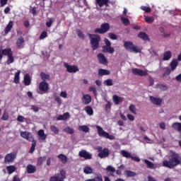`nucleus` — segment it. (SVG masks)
Masks as SVG:
<instances>
[{
  "instance_id": "obj_1",
  "label": "nucleus",
  "mask_w": 181,
  "mask_h": 181,
  "mask_svg": "<svg viewBox=\"0 0 181 181\" xmlns=\"http://www.w3.org/2000/svg\"><path fill=\"white\" fill-rule=\"evenodd\" d=\"M179 165H181V156L176 152H173L170 154L169 160L163 161V166L168 169H173V168H176Z\"/></svg>"
},
{
  "instance_id": "obj_2",
  "label": "nucleus",
  "mask_w": 181,
  "mask_h": 181,
  "mask_svg": "<svg viewBox=\"0 0 181 181\" xmlns=\"http://www.w3.org/2000/svg\"><path fill=\"white\" fill-rule=\"evenodd\" d=\"M90 39V44L93 50H97L100 47V42H101V37L95 34H88Z\"/></svg>"
},
{
  "instance_id": "obj_3",
  "label": "nucleus",
  "mask_w": 181,
  "mask_h": 181,
  "mask_svg": "<svg viewBox=\"0 0 181 181\" xmlns=\"http://www.w3.org/2000/svg\"><path fill=\"white\" fill-rule=\"evenodd\" d=\"M124 47L130 53H141L142 52V49L134 45V42L131 41H124Z\"/></svg>"
},
{
  "instance_id": "obj_4",
  "label": "nucleus",
  "mask_w": 181,
  "mask_h": 181,
  "mask_svg": "<svg viewBox=\"0 0 181 181\" xmlns=\"http://www.w3.org/2000/svg\"><path fill=\"white\" fill-rule=\"evenodd\" d=\"M96 129L98 131V134L100 138H105L106 139H110V141H112L115 139V136L114 135L110 134L108 132H105L101 126L97 125Z\"/></svg>"
},
{
  "instance_id": "obj_5",
  "label": "nucleus",
  "mask_w": 181,
  "mask_h": 181,
  "mask_svg": "<svg viewBox=\"0 0 181 181\" xmlns=\"http://www.w3.org/2000/svg\"><path fill=\"white\" fill-rule=\"evenodd\" d=\"M3 52V56H7V64H12L15 62V58L13 57V52L11 48L1 49Z\"/></svg>"
},
{
  "instance_id": "obj_6",
  "label": "nucleus",
  "mask_w": 181,
  "mask_h": 181,
  "mask_svg": "<svg viewBox=\"0 0 181 181\" xmlns=\"http://www.w3.org/2000/svg\"><path fill=\"white\" fill-rule=\"evenodd\" d=\"M66 175L67 173H66V170H61L59 171V173H58L55 176L50 177L49 181H64Z\"/></svg>"
},
{
  "instance_id": "obj_7",
  "label": "nucleus",
  "mask_w": 181,
  "mask_h": 181,
  "mask_svg": "<svg viewBox=\"0 0 181 181\" xmlns=\"http://www.w3.org/2000/svg\"><path fill=\"white\" fill-rule=\"evenodd\" d=\"M110 30V24L108 23H105L101 24L100 28H95V33H100V35H104Z\"/></svg>"
},
{
  "instance_id": "obj_8",
  "label": "nucleus",
  "mask_w": 181,
  "mask_h": 181,
  "mask_svg": "<svg viewBox=\"0 0 181 181\" xmlns=\"http://www.w3.org/2000/svg\"><path fill=\"white\" fill-rule=\"evenodd\" d=\"M98 156L100 158V159H104V158H108L110 156V150L107 148L103 149V147L99 146L98 147Z\"/></svg>"
},
{
  "instance_id": "obj_9",
  "label": "nucleus",
  "mask_w": 181,
  "mask_h": 181,
  "mask_svg": "<svg viewBox=\"0 0 181 181\" xmlns=\"http://www.w3.org/2000/svg\"><path fill=\"white\" fill-rule=\"evenodd\" d=\"M15 159H16V153L12 152L8 153L4 158L5 163H12L15 162Z\"/></svg>"
},
{
  "instance_id": "obj_10",
  "label": "nucleus",
  "mask_w": 181,
  "mask_h": 181,
  "mask_svg": "<svg viewBox=\"0 0 181 181\" xmlns=\"http://www.w3.org/2000/svg\"><path fill=\"white\" fill-rule=\"evenodd\" d=\"M132 72L134 76H140L141 77H145V76H148V71L133 68L132 69Z\"/></svg>"
},
{
  "instance_id": "obj_11",
  "label": "nucleus",
  "mask_w": 181,
  "mask_h": 181,
  "mask_svg": "<svg viewBox=\"0 0 181 181\" xmlns=\"http://www.w3.org/2000/svg\"><path fill=\"white\" fill-rule=\"evenodd\" d=\"M64 66L66 67V71L68 73H77V71H78V66H77L76 65H69V64L67 62H65L64 64Z\"/></svg>"
},
{
  "instance_id": "obj_12",
  "label": "nucleus",
  "mask_w": 181,
  "mask_h": 181,
  "mask_svg": "<svg viewBox=\"0 0 181 181\" xmlns=\"http://www.w3.org/2000/svg\"><path fill=\"white\" fill-rule=\"evenodd\" d=\"M39 90L42 93H47L49 90V83L47 82L41 81L39 84Z\"/></svg>"
},
{
  "instance_id": "obj_13",
  "label": "nucleus",
  "mask_w": 181,
  "mask_h": 181,
  "mask_svg": "<svg viewBox=\"0 0 181 181\" xmlns=\"http://www.w3.org/2000/svg\"><path fill=\"white\" fill-rule=\"evenodd\" d=\"M78 156L80 158H84L86 160L91 159L93 158V155L87 152L86 150H81L79 151Z\"/></svg>"
},
{
  "instance_id": "obj_14",
  "label": "nucleus",
  "mask_w": 181,
  "mask_h": 181,
  "mask_svg": "<svg viewBox=\"0 0 181 181\" xmlns=\"http://www.w3.org/2000/svg\"><path fill=\"white\" fill-rule=\"evenodd\" d=\"M150 101L152 104H154V105H160V104H162V101H163V100H162V98H155L153 96H150Z\"/></svg>"
},
{
  "instance_id": "obj_15",
  "label": "nucleus",
  "mask_w": 181,
  "mask_h": 181,
  "mask_svg": "<svg viewBox=\"0 0 181 181\" xmlns=\"http://www.w3.org/2000/svg\"><path fill=\"white\" fill-rule=\"evenodd\" d=\"M96 5L103 8V6H110V0H95Z\"/></svg>"
},
{
  "instance_id": "obj_16",
  "label": "nucleus",
  "mask_w": 181,
  "mask_h": 181,
  "mask_svg": "<svg viewBox=\"0 0 181 181\" xmlns=\"http://www.w3.org/2000/svg\"><path fill=\"white\" fill-rule=\"evenodd\" d=\"M98 59L99 63H100L101 64H105V65L108 64V60L107 59V58H105V56H104V54H98Z\"/></svg>"
},
{
  "instance_id": "obj_17",
  "label": "nucleus",
  "mask_w": 181,
  "mask_h": 181,
  "mask_svg": "<svg viewBox=\"0 0 181 181\" xmlns=\"http://www.w3.org/2000/svg\"><path fill=\"white\" fill-rule=\"evenodd\" d=\"M23 43H25V38H23V37L20 36L16 42V47L18 49H21L22 47V46L23 45Z\"/></svg>"
},
{
  "instance_id": "obj_18",
  "label": "nucleus",
  "mask_w": 181,
  "mask_h": 181,
  "mask_svg": "<svg viewBox=\"0 0 181 181\" xmlns=\"http://www.w3.org/2000/svg\"><path fill=\"white\" fill-rule=\"evenodd\" d=\"M103 53H110V54H112L114 53V47H112L111 46H105L104 45L103 47Z\"/></svg>"
},
{
  "instance_id": "obj_19",
  "label": "nucleus",
  "mask_w": 181,
  "mask_h": 181,
  "mask_svg": "<svg viewBox=\"0 0 181 181\" xmlns=\"http://www.w3.org/2000/svg\"><path fill=\"white\" fill-rule=\"evenodd\" d=\"M82 103L87 105L91 103V96L90 95H84L82 98Z\"/></svg>"
},
{
  "instance_id": "obj_20",
  "label": "nucleus",
  "mask_w": 181,
  "mask_h": 181,
  "mask_svg": "<svg viewBox=\"0 0 181 181\" xmlns=\"http://www.w3.org/2000/svg\"><path fill=\"white\" fill-rule=\"evenodd\" d=\"M24 86H30V83H32V79H30V75L29 74H26L24 76Z\"/></svg>"
},
{
  "instance_id": "obj_21",
  "label": "nucleus",
  "mask_w": 181,
  "mask_h": 181,
  "mask_svg": "<svg viewBox=\"0 0 181 181\" xmlns=\"http://www.w3.org/2000/svg\"><path fill=\"white\" fill-rule=\"evenodd\" d=\"M12 28H13V21H10L4 29L6 35H8V33L12 30Z\"/></svg>"
},
{
  "instance_id": "obj_22",
  "label": "nucleus",
  "mask_w": 181,
  "mask_h": 181,
  "mask_svg": "<svg viewBox=\"0 0 181 181\" xmlns=\"http://www.w3.org/2000/svg\"><path fill=\"white\" fill-rule=\"evenodd\" d=\"M138 37H139V39H142V40H149V35H148L145 32H140L138 34Z\"/></svg>"
},
{
  "instance_id": "obj_23",
  "label": "nucleus",
  "mask_w": 181,
  "mask_h": 181,
  "mask_svg": "<svg viewBox=\"0 0 181 181\" xmlns=\"http://www.w3.org/2000/svg\"><path fill=\"white\" fill-rule=\"evenodd\" d=\"M36 172V166L30 164L27 166V173H35Z\"/></svg>"
},
{
  "instance_id": "obj_24",
  "label": "nucleus",
  "mask_w": 181,
  "mask_h": 181,
  "mask_svg": "<svg viewBox=\"0 0 181 181\" xmlns=\"http://www.w3.org/2000/svg\"><path fill=\"white\" fill-rule=\"evenodd\" d=\"M37 134L40 136L41 141H45V139L47 138V136H46V134H45V130L43 129L39 130Z\"/></svg>"
},
{
  "instance_id": "obj_25",
  "label": "nucleus",
  "mask_w": 181,
  "mask_h": 181,
  "mask_svg": "<svg viewBox=\"0 0 181 181\" xmlns=\"http://www.w3.org/2000/svg\"><path fill=\"white\" fill-rule=\"evenodd\" d=\"M144 163L146 165L148 169H155V164L148 159L144 160Z\"/></svg>"
},
{
  "instance_id": "obj_26",
  "label": "nucleus",
  "mask_w": 181,
  "mask_h": 181,
  "mask_svg": "<svg viewBox=\"0 0 181 181\" xmlns=\"http://www.w3.org/2000/svg\"><path fill=\"white\" fill-rule=\"evenodd\" d=\"M177 64H178L177 59L172 60V62L170 64L172 71H174V70H176V68L177 67Z\"/></svg>"
},
{
  "instance_id": "obj_27",
  "label": "nucleus",
  "mask_w": 181,
  "mask_h": 181,
  "mask_svg": "<svg viewBox=\"0 0 181 181\" xmlns=\"http://www.w3.org/2000/svg\"><path fill=\"white\" fill-rule=\"evenodd\" d=\"M171 57H172V52L170 51H167L163 54V60L164 61L170 60Z\"/></svg>"
},
{
  "instance_id": "obj_28",
  "label": "nucleus",
  "mask_w": 181,
  "mask_h": 181,
  "mask_svg": "<svg viewBox=\"0 0 181 181\" xmlns=\"http://www.w3.org/2000/svg\"><path fill=\"white\" fill-rule=\"evenodd\" d=\"M40 78L42 80V81L46 82V80H50V75L47 74L45 72H41Z\"/></svg>"
},
{
  "instance_id": "obj_29",
  "label": "nucleus",
  "mask_w": 181,
  "mask_h": 181,
  "mask_svg": "<svg viewBox=\"0 0 181 181\" xmlns=\"http://www.w3.org/2000/svg\"><path fill=\"white\" fill-rule=\"evenodd\" d=\"M110 71L107 69H99L98 74L99 76H110Z\"/></svg>"
},
{
  "instance_id": "obj_30",
  "label": "nucleus",
  "mask_w": 181,
  "mask_h": 181,
  "mask_svg": "<svg viewBox=\"0 0 181 181\" xmlns=\"http://www.w3.org/2000/svg\"><path fill=\"white\" fill-rule=\"evenodd\" d=\"M121 155L123 156V158H127V159L131 158L132 154L125 150H122L120 152Z\"/></svg>"
},
{
  "instance_id": "obj_31",
  "label": "nucleus",
  "mask_w": 181,
  "mask_h": 181,
  "mask_svg": "<svg viewBox=\"0 0 181 181\" xmlns=\"http://www.w3.org/2000/svg\"><path fill=\"white\" fill-rule=\"evenodd\" d=\"M6 170L8 175H11V173H13L16 170V167L15 165H8L6 167Z\"/></svg>"
},
{
  "instance_id": "obj_32",
  "label": "nucleus",
  "mask_w": 181,
  "mask_h": 181,
  "mask_svg": "<svg viewBox=\"0 0 181 181\" xmlns=\"http://www.w3.org/2000/svg\"><path fill=\"white\" fill-rule=\"evenodd\" d=\"M126 176H127V177H134L135 176H136V173L134 172V171H131L129 170H127L124 172Z\"/></svg>"
},
{
  "instance_id": "obj_33",
  "label": "nucleus",
  "mask_w": 181,
  "mask_h": 181,
  "mask_svg": "<svg viewBox=\"0 0 181 181\" xmlns=\"http://www.w3.org/2000/svg\"><path fill=\"white\" fill-rule=\"evenodd\" d=\"M19 76H21V71H18L15 74L14 81H13L15 84H19V80L21 78Z\"/></svg>"
},
{
  "instance_id": "obj_34",
  "label": "nucleus",
  "mask_w": 181,
  "mask_h": 181,
  "mask_svg": "<svg viewBox=\"0 0 181 181\" xmlns=\"http://www.w3.org/2000/svg\"><path fill=\"white\" fill-rule=\"evenodd\" d=\"M85 111L88 115H93L94 114V110H93V107H91V106L85 107Z\"/></svg>"
},
{
  "instance_id": "obj_35",
  "label": "nucleus",
  "mask_w": 181,
  "mask_h": 181,
  "mask_svg": "<svg viewBox=\"0 0 181 181\" xmlns=\"http://www.w3.org/2000/svg\"><path fill=\"white\" fill-rule=\"evenodd\" d=\"M145 21L146 23H153L155 18L153 16H144Z\"/></svg>"
},
{
  "instance_id": "obj_36",
  "label": "nucleus",
  "mask_w": 181,
  "mask_h": 181,
  "mask_svg": "<svg viewBox=\"0 0 181 181\" xmlns=\"http://www.w3.org/2000/svg\"><path fill=\"white\" fill-rule=\"evenodd\" d=\"M50 130L52 131V132H53L55 135H58L59 132H60V130L59 129V128H57V127L54 126V125H51L50 126Z\"/></svg>"
},
{
  "instance_id": "obj_37",
  "label": "nucleus",
  "mask_w": 181,
  "mask_h": 181,
  "mask_svg": "<svg viewBox=\"0 0 181 181\" xmlns=\"http://www.w3.org/2000/svg\"><path fill=\"white\" fill-rule=\"evenodd\" d=\"M59 159H60L61 162L63 163H67V156L64 154H59L58 155Z\"/></svg>"
},
{
  "instance_id": "obj_38",
  "label": "nucleus",
  "mask_w": 181,
  "mask_h": 181,
  "mask_svg": "<svg viewBox=\"0 0 181 181\" xmlns=\"http://www.w3.org/2000/svg\"><path fill=\"white\" fill-rule=\"evenodd\" d=\"M78 130L82 131L83 132H88L90 131V128L88 127L87 125H83V126H79L78 127Z\"/></svg>"
},
{
  "instance_id": "obj_39",
  "label": "nucleus",
  "mask_w": 181,
  "mask_h": 181,
  "mask_svg": "<svg viewBox=\"0 0 181 181\" xmlns=\"http://www.w3.org/2000/svg\"><path fill=\"white\" fill-rule=\"evenodd\" d=\"M93 181H103V175L101 173H96L95 175V177L93 178Z\"/></svg>"
},
{
  "instance_id": "obj_40",
  "label": "nucleus",
  "mask_w": 181,
  "mask_h": 181,
  "mask_svg": "<svg viewBox=\"0 0 181 181\" xmlns=\"http://www.w3.org/2000/svg\"><path fill=\"white\" fill-rule=\"evenodd\" d=\"M44 160H46V156L38 158L37 161V166H42V165H43Z\"/></svg>"
},
{
  "instance_id": "obj_41",
  "label": "nucleus",
  "mask_w": 181,
  "mask_h": 181,
  "mask_svg": "<svg viewBox=\"0 0 181 181\" xmlns=\"http://www.w3.org/2000/svg\"><path fill=\"white\" fill-rule=\"evenodd\" d=\"M83 173H85L86 175H91V173H93V169L91 167H85L83 168Z\"/></svg>"
},
{
  "instance_id": "obj_42",
  "label": "nucleus",
  "mask_w": 181,
  "mask_h": 181,
  "mask_svg": "<svg viewBox=\"0 0 181 181\" xmlns=\"http://www.w3.org/2000/svg\"><path fill=\"white\" fill-rule=\"evenodd\" d=\"M64 132H66V134H68L69 135H73V134L74 133V129H73L71 127H67L66 128H65L64 129Z\"/></svg>"
},
{
  "instance_id": "obj_43",
  "label": "nucleus",
  "mask_w": 181,
  "mask_h": 181,
  "mask_svg": "<svg viewBox=\"0 0 181 181\" xmlns=\"http://www.w3.org/2000/svg\"><path fill=\"white\" fill-rule=\"evenodd\" d=\"M53 97L54 98V101H56L59 105H62V99L60 98V96H58L57 93H54Z\"/></svg>"
},
{
  "instance_id": "obj_44",
  "label": "nucleus",
  "mask_w": 181,
  "mask_h": 181,
  "mask_svg": "<svg viewBox=\"0 0 181 181\" xmlns=\"http://www.w3.org/2000/svg\"><path fill=\"white\" fill-rule=\"evenodd\" d=\"M141 11H144V12H146V13H149L152 11L151 7L146 6H141Z\"/></svg>"
},
{
  "instance_id": "obj_45",
  "label": "nucleus",
  "mask_w": 181,
  "mask_h": 181,
  "mask_svg": "<svg viewBox=\"0 0 181 181\" xmlns=\"http://www.w3.org/2000/svg\"><path fill=\"white\" fill-rule=\"evenodd\" d=\"M113 101L116 105H118L119 104V102L121 101V98L119 96H117V95H113Z\"/></svg>"
},
{
  "instance_id": "obj_46",
  "label": "nucleus",
  "mask_w": 181,
  "mask_h": 181,
  "mask_svg": "<svg viewBox=\"0 0 181 181\" xmlns=\"http://www.w3.org/2000/svg\"><path fill=\"white\" fill-rule=\"evenodd\" d=\"M76 35H78V37H80V39H82V40H84V39H86L84 33H83V31H81V30H76Z\"/></svg>"
},
{
  "instance_id": "obj_47",
  "label": "nucleus",
  "mask_w": 181,
  "mask_h": 181,
  "mask_svg": "<svg viewBox=\"0 0 181 181\" xmlns=\"http://www.w3.org/2000/svg\"><path fill=\"white\" fill-rule=\"evenodd\" d=\"M121 21L124 26H128L129 25V19L125 17H121Z\"/></svg>"
},
{
  "instance_id": "obj_48",
  "label": "nucleus",
  "mask_w": 181,
  "mask_h": 181,
  "mask_svg": "<svg viewBox=\"0 0 181 181\" xmlns=\"http://www.w3.org/2000/svg\"><path fill=\"white\" fill-rule=\"evenodd\" d=\"M129 111L132 112L134 115L136 114V107H135V105H130L129 107Z\"/></svg>"
},
{
  "instance_id": "obj_49",
  "label": "nucleus",
  "mask_w": 181,
  "mask_h": 181,
  "mask_svg": "<svg viewBox=\"0 0 181 181\" xmlns=\"http://www.w3.org/2000/svg\"><path fill=\"white\" fill-rule=\"evenodd\" d=\"M104 84L105 86H114V83L112 82V79H107L104 81Z\"/></svg>"
},
{
  "instance_id": "obj_50",
  "label": "nucleus",
  "mask_w": 181,
  "mask_h": 181,
  "mask_svg": "<svg viewBox=\"0 0 181 181\" xmlns=\"http://www.w3.org/2000/svg\"><path fill=\"white\" fill-rule=\"evenodd\" d=\"M30 135V133L28 132H21V136L22 138H24V139H27V138Z\"/></svg>"
},
{
  "instance_id": "obj_51",
  "label": "nucleus",
  "mask_w": 181,
  "mask_h": 181,
  "mask_svg": "<svg viewBox=\"0 0 181 181\" xmlns=\"http://www.w3.org/2000/svg\"><path fill=\"white\" fill-rule=\"evenodd\" d=\"M47 37V32L42 31L40 35V40H43V39H46Z\"/></svg>"
},
{
  "instance_id": "obj_52",
  "label": "nucleus",
  "mask_w": 181,
  "mask_h": 181,
  "mask_svg": "<svg viewBox=\"0 0 181 181\" xmlns=\"http://www.w3.org/2000/svg\"><path fill=\"white\" fill-rule=\"evenodd\" d=\"M89 91L93 92L95 97H97L98 95V93H97V89L95 88V86H90L89 88Z\"/></svg>"
},
{
  "instance_id": "obj_53",
  "label": "nucleus",
  "mask_w": 181,
  "mask_h": 181,
  "mask_svg": "<svg viewBox=\"0 0 181 181\" xmlns=\"http://www.w3.org/2000/svg\"><path fill=\"white\" fill-rule=\"evenodd\" d=\"M8 119H9V114L6 112H4L3 116L1 117V119L3 121H8Z\"/></svg>"
},
{
  "instance_id": "obj_54",
  "label": "nucleus",
  "mask_w": 181,
  "mask_h": 181,
  "mask_svg": "<svg viewBox=\"0 0 181 181\" xmlns=\"http://www.w3.org/2000/svg\"><path fill=\"white\" fill-rule=\"evenodd\" d=\"M106 170L107 172H111L112 173H114V172H116L115 168L112 167V165H108L106 168Z\"/></svg>"
},
{
  "instance_id": "obj_55",
  "label": "nucleus",
  "mask_w": 181,
  "mask_h": 181,
  "mask_svg": "<svg viewBox=\"0 0 181 181\" xmlns=\"http://www.w3.org/2000/svg\"><path fill=\"white\" fill-rule=\"evenodd\" d=\"M26 139H27V141H29V142H33V144L34 142H36V141H35V138L33 136L32 134H30H30L28 135V136L27 137Z\"/></svg>"
},
{
  "instance_id": "obj_56",
  "label": "nucleus",
  "mask_w": 181,
  "mask_h": 181,
  "mask_svg": "<svg viewBox=\"0 0 181 181\" xmlns=\"http://www.w3.org/2000/svg\"><path fill=\"white\" fill-rule=\"evenodd\" d=\"M35 148H36V142L32 143L29 153H33L35 152Z\"/></svg>"
},
{
  "instance_id": "obj_57",
  "label": "nucleus",
  "mask_w": 181,
  "mask_h": 181,
  "mask_svg": "<svg viewBox=\"0 0 181 181\" xmlns=\"http://www.w3.org/2000/svg\"><path fill=\"white\" fill-rule=\"evenodd\" d=\"M171 73L170 69L165 68V71L163 74V77H165L166 76H169Z\"/></svg>"
},
{
  "instance_id": "obj_58",
  "label": "nucleus",
  "mask_w": 181,
  "mask_h": 181,
  "mask_svg": "<svg viewBox=\"0 0 181 181\" xmlns=\"http://www.w3.org/2000/svg\"><path fill=\"white\" fill-rule=\"evenodd\" d=\"M109 37L112 39V40H117V35L112 33H109Z\"/></svg>"
},
{
  "instance_id": "obj_59",
  "label": "nucleus",
  "mask_w": 181,
  "mask_h": 181,
  "mask_svg": "<svg viewBox=\"0 0 181 181\" xmlns=\"http://www.w3.org/2000/svg\"><path fill=\"white\" fill-rule=\"evenodd\" d=\"M30 110L34 112H39V107L36 105H31Z\"/></svg>"
},
{
  "instance_id": "obj_60",
  "label": "nucleus",
  "mask_w": 181,
  "mask_h": 181,
  "mask_svg": "<svg viewBox=\"0 0 181 181\" xmlns=\"http://www.w3.org/2000/svg\"><path fill=\"white\" fill-rule=\"evenodd\" d=\"M45 25L47 28H52V25H53V21L52 18H50L49 21H47Z\"/></svg>"
},
{
  "instance_id": "obj_61",
  "label": "nucleus",
  "mask_w": 181,
  "mask_h": 181,
  "mask_svg": "<svg viewBox=\"0 0 181 181\" xmlns=\"http://www.w3.org/2000/svg\"><path fill=\"white\" fill-rule=\"evenodd\" d=\"M105 101H106V103H107L105 105V109L106 110L111 109V103H110V101H108V100H107V98H105Z\"/></svg>"
},
{
  "instance_id": "obj_62",
  "label": "nucleus",
  "mask_w": 181,
  "mask_h": 181,
  "mask_svg": "<svg viewBox=\"0 0 181 181\" xmlns=\"http://www.w3.org/2000/svg\"><path fill=\"white\" fill-rule=\"evenodd\" d=\"M62 117L64 118V120L66 121V119H69V117H70V113L66 112L62 115Z\"/></svg>"
},
{
  "instance_id": "obj_63",
  "label": "nucleus",
  "mask_w": 181,
  "mask_h": 181,
  "mask_svg": "<svg viewBox=\"0 0 181 181\" xmlns=\"http://www.w3.org/2000/svg\"><path fill=\"white\" fill-rule=\"evenodd\" d=\"M130 159H132L134 162H141V159L139 158V157H134V156H132V155L130 157Z\"/></svg>"
},
{
  "instance_id": "obj_64",
  "label": "nucleus",
  "mask_w": 181,
  "mask_h": 181,
  "mask_svg": "<svg viewBox=\"0 0 181 181\" xmlns=\"http://www.w3.org/2000/svg\"><path fill=\"white\" fill-rule=\"evenodd\" d=\"M24 119H25V117L22 115H19L17 117V121H18V122H23Z\"/></svg>"
}]
</instances>
